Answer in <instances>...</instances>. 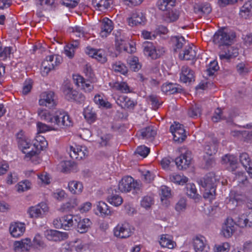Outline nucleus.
Segmentation results:
<instances>
[{
	"instance_id": "obj_1",
	"label": "nucleus",
	"mask_w": 252,
	"mask_h": 252,
	"mask_svg": "<svg viewBox=\"0 0 252 252\" xmlns=\"http://www.w3.org/2000/svg\"><path fill=\"white\" fill-rule=\"evenodd\" d=\"M17 139L19 147L28 158H31L38 154L40 151L45 149L48 145L47 141L45 138L40 135L36 136L32 145L31 143V140L21 133L18 134Z\"/></svg>"
},
{
	"instance_id": "obj_2",
	"label": "nucleus",
	"mask_w": 252,
	"mask_h": 252,
	"mask_svg": "<svg viewBox=\"0 0 252 252\" xmlns=\"http://www.w3.org/2000/svg\"><path fill=\"white\" fill-rule=\"evenodd\" d=\"M199 184L205 189L203 197L210 203L216 198V179L213 173H209L198 181Z\"/></svg>"
},
{
	"instance_id": "obj_3",
	"label": "nucleus",
	"mask_w": 252,
	"mask_h": 252,
	"mask_svg": "<svg viewBox=\"0 0 252 252\" xmlns=\"http://www.w3.org/2000/svg\"><path fill=\"white\" fill-rule=\"evenodd\" d=\"M141 187V184L130 176L123 178L118 185V189L121 192H128L132 191L133 194L139 193Z\"/></svg>"
},
{
	"instance_id": "obj_4",
	"label": "nucleus",
	"mask_w": 252,
	"mask_h": 252,
	"mask_svg": "<svg viewBox=\"0 0 252 252\" xmlns=\"http://www.w3.org/2000/svg\"><path fill=\"white\" fill-rule=\"evenodd\" d=\"M235 36L233 32H226L224 29H221L215 33L213 40L215 44L220 47L230 44Z\"/></svg>"
},
{
	"instance_id": "obj_5",
	"label": "nucleus",
	"mask_w": 252,
	"mask_h": 252,
	"mask_svg": "<svg viewBox=\"0 0 252 252\" xmlns=\"http://www.w3.org/2000/svg\"><path fill=\"white\" fill-rule=\"evenodd\" d=\"M62 92L65 98L69 101H75L82 103L85 100L83 94L74 90L69 83H65L62 87Z\"/></svg>"
},
{
	"instance_id": "obj_6",
	"label": "nucleus",
	"mask_w": 252,
	"mask_h": 252,
	"mask_svg": "<svg viewBox=\"0 0 252 252\" xmlns=\"http://www.w3.org/2000/svg\"><path fill=\"white\" fill-rule=\"evenodd\" d=\"M143 52L145 56L151 59H157L165 52L164 48L158 46L156 47L150 42H145L143 44Z\"/></svg>"
},
{
	"instance_id": "obj_7",
	"label": "nucleus",
	"mask_w": 252,
	"mask_h": 252,
	"mask_svg": "<svg viewBox=\"0 0 252 252\" xmlns=\"http://www.w3.org/2000/svg\"><path fill=\"white\" fill-rule=\"evenodd\" d=\"M72 215H66L58 217L54 220L53 224L58 229H63L65 230H70L74 226V216Z\"/></svg>"
},
{
	"instance_id": "obj_8",
	"label": "nucleus",
	"mask_w": 252,
	"mask_h": 252,
	"mask_svg": "<svg viewBox=\"0 0 252 252\" xmlns=\"http://www.w3.org/2000/svg\"><path fill=\"white\" fill-rule=\"evenodd\" d=\"M53 124L61 127L72 126V122L68 113L63 110H58L54 112Z\"/></svg>"
},
{
	"instance_id": "obj_9",
	"label": "nucleus",
	"mask_w": 252,
	"mask_h": 252,
	"mask_svg": "<svg viewBox=\"0 0 252 252\" xmlns=\"http://www.w3.org/2000/svg\"><path fill=\"white\" fill-rule=\"evenodd\" d=\"M246 212L235 218V224L241 228H252V207Z\"/></svg>"
},
{
	"instance_id": "obj_10",
	"label": "nucleus",
	"mask_w": 252,
	"mask_h": 252,
	"mask_svg": "<svg viewBox=\"0 0 252 252\" xmlns=\"http://www.w3.org/2000/svg\"><path fill=\"white\" fill-rule=\"evenodd\" d=\"M114 235L117 238L125 239L132 234V231L130 224L127 222L118 224L113 229Z\"/></svg>"
},
{
	"instance_id": "obj_11",
	"label": "nucleus",
	"mask_w": 252,
	"mask_h": 252,
	"mask_svg": "<svg viewBox=\"0 0 252 252\" xmlns=\"http://www.w3.org/2000/svg\"><path fill=\"white\" fill-rule=\"evenodd\" d=\"M171 132L173 135V140L177 143H182L186 139L187 136L184 126L176 122L172 125L170 128Z\"/></svg>"
},
{
	"instance_id": "obj_12",
	"label": "nucleus",
	"mask_w": 252,
	"mask_h": 252,
	"mask_svg": "<svg viewBox=\"0 0 252 252\" xmlns=\"http://www.w3.org/2000/svg\"><path fill=\"white\" fill-rule=\"evenodd\" d=\"M39 104L49 108L56 106L57 102L54 93L51 91L42 93L39 100Z\"/></svg>"
},
{
	"instance_id": "obj_13",
	"label": "nucleus",
	"mask_w": 252,
	"mask_h": 252,
	"mask_svg": "<svg viewBox=\"0 0 252 252\" xmlns=\"http://www.w3.org/2000/svg\"><path fill=\"white\" fill-rule=\"evenodd\" d=\"M184 150L185 152L182 151L181 156L177 158L175 161L178 168L181 170L187 169L192 160L191 152L185 149Z\"/></svg>"
},
{
	"instance_id": "obj_14",
	"label": "nucleus",
	"mask_w": 252,
	"mask_h": 252,
	"mask_svg": "<svg viewBox=\"0 0 252 252\" xmlns=\"http://www.w3.org/2000/svg\"><path fill=\"white\" fill-rule=\"evenodd\" d=\"M193 247L195 252H208L210 249L205 237L196 235L192 240Z\"/></svg>"
},
{
	"instance_id": "obj_15",
	"label": "nucleus",
	"mask_w": 252,
	"mask_h": 252,
	"mask_svg": "<svg viewBox=\"0 0 252 252\" xmlns=\"http://www.w3.org/2000/svg\"><path fill=\"white\" fill-rule=\"evenodd\" d=\"M238 54V50L237 48L226 46L219 52V56L221 61L229 62L231 59L236 57Z\"/></svg>"
},
{
	"instance_id": "obj_16",
	"label": "nucleus",
	"mask_w": 252,
	"mask_h": 252,
	"mask_svg": "<svg viewBox=\"0 0 252 252\" xmlns=\"http://www.w3.org/2000/svg\"><path fill=\"white\" fill-rule=\"evenodd\" d=\"M235 222L231 218L227 217L222 224L221 232L225 238L231 237L235 231Z\"/></svg>"
},
{
	"instance_id": "obj_17",
	"label": "nucleus",
	"mask_w": 252,
	"mask_h": 252,
	"mask_svg": "<svg viewBox=\"0 0 252 252\" xmlns=\"http://www.w3.org/2000/svg\"><path fill=\"white\" fill-rule=\"evenodd\" d=\"M75 224L76 226L77 231L80 233H86L91 227L92 222L89 219H82L78 215L74 216Z\"/></svg>"
},
{
	"instance_id": "obj_18",
	"label": "nucleus",
	"mask_w": 252,
	"mask_h": 252,
	"mask_svg": "<svg viewBox=\"0 0 252 252\" xmlns=\"http://www.w3.org/2000/svg\"><path fill=\"white\" fill-rule=\"evenodd\" d=\"M49 211L48 206H31L28 212L31 218H42L48 213Z\"/></svg>"
},
{
	"instance_id": "obj_19",
	"label": "nucleus",
	"mask_w": 252,
	"mask_h": 252,
	"mask_svg": "<svg viewBox=\"0 0 252 252\" xmlns=\"http://www.w3.org/2000/svg\"><path fill=\"white\" fill-rule=\"evenodd\" d=\"M69 153L70 157L72 159L81 160L87 155V151L86 148L80 146H70Z\"/></svg>"
},
{
	"instance_id": "obj_20",
	"label": "nucleus",
	"mask_w": 252,
	"mask_h": 252,
	"mask_svg": "<svg viewBox=\"0 0 252 252\" xmlns=\"http://www.w3.org/2000/svg\"><path fill=\"white\" fill-rule=\"evenodd\" d=\"M74 83L85 92L90 93L94 89V86L89 80H86L79 75L73 76Z\"/></svg>"
},
{
	"instance_id": "obj_21",
	"label": "nucleus",
	"mask_w": 252,
	"mask_h": 252,
	"mask_svg": "<svg viewBox=\"0 0 252 252\" xmlns=\"http://www.w3.org/2000/svg\"><path fill=\"white\" fill-rule=\"evenodd\" d=\"M26 230L25 224L20 222H14L10 224L9 231L12 237L18 238L23 235Z\"/></svg>"
},
{
	"instance_id": "obj_22",
	"label": "nucleus",
	"mask_w": 252,
	"mask_h": 252,
	"mask_svg": "<svg viewBox=\"0 0 252 252\" xmlns=\"http://www.w3.org/2000/svg\"><path fill=\"white\" fill-rule=\"evenodd\" d=\"M180 76V81L184 83L194 81V72L188 66L184 65L182 67Z\"/></svg>"
},
{
	"instance_id": "obj_23",
	"label": "nucleus",
	"mask_w": 252,
	"mask_h": 252,
	"mask_svg": "<svg viewBox=\"0 0 252 252\" xmlns=\"http://www.w3.org/2000/svg\"><path fill=\"white\" fill-rule=\"evenodd\" d=\"M54 55L47 56L42 62L41 67V73L43 76L47 75L48 73L54 69Z\"/></svg>"
},
{
	"instance_id": "obj_24",
	"label": "nucleus",
	"mask_w": 252,
	"mask_h": 252,
	"mask_svg": "<svg viewBox=\"0 0 252 252\" xmlns=\"http://www.w3.org/2000/svg\"><path fill=\"white\" fill-rule=\"evenodd\" d=\"M112 21L108 18H104L101 21L100 35L102 37H107L113 29Z\"/></svg>"
},
{
	"instance_id": "obj_25",
	"label": "nucleus",
	"mask_w": 252,
	"mask_h": 252,
	"mask_svg": "<svg viewBox=\"0 0 252 252\" xmlns=\"http://www.w3.org/2000/svg\"><path fill=\"white\" fill-rule=\"evenodd\" d=\"M117 104L124 109H133L137 102L127 96L121 95L116 100Z\"/></svg>"
},
{
	"instance_id": "obj_26",
	"label": "nucleus",
	"mask_w": 252,
	"mask_h": 252,
	"mask_svg": "<svg viewBox=\"0 0 252 252\" xmlns=\"http://www.w3.org/2000/svg\"><path fill=\"white\" fill-rule=\"evenodd\" d=\"M193 45H189L186 46L182 53H180L179 58L181 60H193L196 56V52Z\"/></svg>"
},
{
	"instance_id": "obj_27",
	"label": "nucleus",
	"mask_w": 252,
	"mask_h": 252,
	"mask_svg": "<svg viewBox=\"0 0 252 252\" xmlns=\"http://www.w3.org/2000/svg\"><path fill=\"white\" fill-rule=\"evenodd\" d=\"M31 246V239L26 238L21 241H16L14 244V250L16 252H27Z\"/></svg>"
},
{
	"instance_id": "obj_28",
	"label": "nucleus",
	"mask_w": 252,
	"mask_h": 252,
	"mask_svg": "<svg viewBox=\"0 0 252 252\" xmlns=\"http://www.w3.org/2000/svg\"><path fill=\"white\" fill-rule=\"evenodd\" d=\"M159 243L162 247L169 249H173L176 245V243L172 240V237L168 234L161 235Z\"/></svg>"
},
{
	"instance_id": "obj_29",
	"label": "nucleus",
	"mask_w": 252,
	"mask_h": 252,
	"mask_svg": "<svg viewBox=\"0 0 252 252\" xmlns=\"http://www.w3.org/2000/svg\"><path fill=\"white\" fill-rule=\"evenodd\" d=\"M38 116L39 119L47 123H53L54 119V113L45 109H39L37 111Z\"/></svg>"
},
{
	"instance_id": "obj_30",
	"label": "nucleus",
	"mask_w": 252,
	"mask_h": 252,
	"mask_svg": "<svg viewBox=\"0 0 252 252\" xmlns=\"http://www.w3.org/2000/svg\"><path fill=\"white\" fill-rule=\"evenodd\" d=\"M239 160L246 170L249 173H252V161L249 155L246 153L241 154L239 156Z\"/></svg>"
},
{
	"instance_id": "obj_31",
	"label": "nucleus",
	"mask_w": 252,
	"mask_h": 252,
	"mask_svg": "<svg viewBox=\"0 0 252 252\" xmlns=\"http://www.w3.org/2000/svg\"><path fill=\"white\" fill-rule=\"evenodd\" d=\"M161 90L165 94H173L180 92L182 89L178 84L169 83L164 84L162 86Z\"/></svg>"
},
{
	"instance_id": "obj_32",
	"label": "nucleus",
	"mask_w": 252,
	"mask_h": 252,
	"mask_svg": "<svg viewBox=\"0 0 252 252\" xmlns=\"http://www.w3.org/2000/svg\"><path fill=\"white\" fill-rule=\"evenodd\" d=\"M145 21V17L143 13L139 11L134 12L131 16L128 19V23L130 25H137L141 24Z\"/></svg>"
},
{
	"instance_id": "obj_33",
	"label": "nucleus",
	"mask_w": 252,
	"mask_h": 252,
	"mask_svg": "<svg viewBox=\"0 0 252 252\" xmlns=\"http://www.w3.org/2000/svg\"><path fill=\"white\" fill-rule=\"evenodd\" d=\"M140 133L142 138L152 140L156 136L157 131L154 126H150L142 129Z\"/></svg>"
},
{
	"instance_id": "obj_34",
	"label": "nucleus",
	"mask_w": 252,
	"mask_h": 252,
	"mask_svg": "<svg viewBox=\"0 0 252 252\" xmlns=\"http://www.w3.org/2000/svg\"><path fill=\"white\" fill-rule=\"evenodd\" d=\"M245 196L239 194H235V193L231 192L229 196L225 199V202L226 204H240L243 203V201L245 199Z\"/></svg>"
},
{
	"instance_id": "obj_35",
	"label": "nucleus",
	"mask_w": 252,
	"mask_h": 252,
	"mask_svg": "<svg viewBox=\"0 0 252 252\" xmlns=\"http://www.w3.org/2000/svg\"><path fill=\"white\" fill-rule=\"evenodd\" d=\"M171 42L174 50L175 52H178L186 44V41L183 36H175L171 37Z\"/></svg>"
},
{
	"instance_id": "obj_36",
	"label": "nucleus",
	"mask_w": 252,
	"mask_h": 252,
	"mask_svg": "<svg viewBox=\"0 0 252 252\" xmlns=\"http://www.w3.org/2000/svg\"><path fill=\"white\" fill-rule=\"evenodd\" d=\"M194 12L199 14H208L212 11L210 4L208 3L196 4L194 6Z\"/></svg>"
},
{
	"instance_id": "obj_37",
	"label": "nucleus",
	"mask_w": 252,
	"mask_h": 252,
	"mask_svg": "<svg viewBox=\"0 0 252 252\" xmlns=\"http://www.w3.org/2000/svg\"><path fill=\"white\" fill-rule=\"evenodd\" d=\"M186 189L187 195L194 199L195 203L198 202L201 197L197 193L195 186L193 184H188L186 186Z\"/></svg>"
},
{
	"instance_id": "obj_38",
	"label": "nucleus",
	"mask_w": 252,
	"mask_h": 252,
	"mask_svg": "<svg viewBox=\"0 0 252 252\" xmlns=\"http://www.w3.org/2000/svg\"><path fill=\"white\" fill-rule=\"evenodd\" d=\"M63 233L56 230H47L46 237L50 241H58L63 239Z\"/></svg>"
},
{
	"instance_id": "obj_39",
	"label": "nucleus",
	"mask_w": 252,
	"mask_h": 252,
	"mask_svg": "<svg viewBox=\"0 0 252 252\" xmlns=\"http://www.w3.org/2000/svg\"><path fill=\"white\" fill-rule=\"evenodd\" d=\"M160 200L163 204H167L169 203V198L171 197V190L170 189L165 186H162L160 188Z\"/></svg>"
},
{
	"instance_id": "obj_40",
	"label": "nucleus",
	"mask_w": 252,
	"mask_h": 252,
	"mask_svg": "<svg viewBox=\"0 0 252 252\" xmlns=\"http://www.w3.org/2000/svg\"><path fill=\"white\" fill-rule=\"evenodd\" d=\"M222 164H225L226 166H230L232 169L236 167L237 163V159L236 157L230 155H226L222 158L221 160Z\"/></svg>"
},
{
	"instance_id": "obj_41",
	"label": "nucleus",
	"mask_w": 252,
	"mask_h": 252,
	"mask_svg": "<svg viewBox=\"0 0 252 252\" xmlns=\"http://www.w3.org/2000/svg\"><path fill=\"white\" fill-rule=\"evenodd\" d=\"M69 190L73 194H78L82 192L83 186L81 183L78 181H72L68 183Z\"/></svg>"
},
{
	"instance_id": "obj_42",
	"label": "nucleus",
	"mask_w": 252,
	"mask_h": 252,
	"mask_svg": "<svg viewBox=\"0 0 252 252\" xmlns=\"http://www.w3.org/2000/svg\"><path fill=\"white\" fill-rule=\"evenodd\" d=\"M92 3L94 7L99 11H103L110 5L109 0H92Z\"/></svg>"
},
{
	"instance_id": "obj_43",
	"label": "nucleus",
	"mask_w": 252,
	"mask_h": 252,
	"mask_svg": "<svg viewBox=\"0 0 252 252\" xmlns=\"http://www.w3.org/2000/svg\"><path fill=\"white\" fill-rule=\"evenodd\" d=\"M94 211L96 215L102 217L110 215L112 212V209L109 206H96Z\"/></svg>"
},
{
	"instance_id": "obj_44",
	"label": "nucleus",
	"mask_w": 252,
	"mask_h": 252,
	"mask_svg": "<svg viewBox=\"0 0 252 252\" xmlns=\"http://www.w3.org/2000/svg\"><path fill=\"white\" fill-rule=\"evenodd\" d=\"M175 1L176 0H158L157 6L162 11H167L174 5Z\"/></svg>"
},
{
	"instance_id": "obj_45",
	"label": "nucleus",
	"mask_w": 252,
	"mask_h": 252,
	"mask_svg": "<svg viewBox=\"0 0 252 252\" xmlns=\"http://www.w3.org/2000/svg\"><path fill=\"white\" fill-rule=\"evenodd\" d=\"M169 180L170 182L178 185H184L188 182V178L180 174L173 173L169 176Z\"/></svg>"
},
{
	"instance_id": "obj_46",
	"label": "nucleus",
	"mask_w": 252,
	"mask_h": 252,
	"mask_svg": "<svg viewBox=\"0 0 252 252\" xmlns=\"http://www.w3.org/2000/svg\"><path fill=\"white\" fill-rule=\"evenodd\" d=\"M112 69L116 72L126 75L128 72V68L126 65L121 62H116L112 65Z\"/></svg>"
},
{
	"instance_id": "obj_47",
	"label": "nucleus",
	"mask_w": 252,
	"mask_h": 252,
	"mask_svg": "<svg viewBox=\"0 0 252 252\" xmlns=\"http://www.w3.org/2000/svg\"><path fill=\"white\" fill-rule=\"evenodd\" d=\"M188 114L189 117L193 118H196L201 114V107L197 104H193L189 108Z\"/></svg>"
},
{
	"instance_id": "obj_48",
	"label": "nucleus",
	"mask_w": 252,
	"mask_h": 252,
	"mask_svg": "<svg viewBox=\"0 0 252 252\" xmlns=\"http://www.w3.org/2000/svg\"><path fill=\"white\" fill-rule=\"evenodd\" d=\"M112 87L117 91L123 93L130 92V88L126 83L125 82H116L113 83Z\"/></svg>"
},
{
	"instance_id": "obj_49",
	"label": "nucleus",
	"mask_w": 252,
	"mask_h": 252,
	"mask_svg": "<svg viewBox=\"0 0 252 252\" xmlns=\"http://www.w3.org/2000/svg\"><path fill=\"white\" fill-rule=\"evenodd\" d=\"M127 63L130 68L134 71H138L141 67V65L139 63L138 58L136 57H129L127 60Z\"/></svg>"
},
{
	"instance_id": "obj_50",
	"label": "nucleus",
	"mask_w": 252,
	"mask_h": 252,
	"mask_svg": "<svg viewBox=\"0 0 252 252\" xmlns=\"http://www.w3.org/2000/svg\"><path fill=\"white\" fill-rule=\"evenodd\" d=\"M240 16L245 19H247L251 14H252V8L248 2H246L240 9Z\"/></svg>"
},
{
	"instance_id": "obj_51",
	"label": "nucleus",
	"mask_w": 252,
	"mask_h": 252,
	"mask_svg": "<svg viewBox=\"0 0 252 252\" xmlns=\"http://www.w3.org/2000/svg\"><path fill=\"white\" fill-rule=\"evenodd\" d=\"M31 183L28 180H25L19 182L16 186L17 190L21 193L27 191L31 189Z\"/></svg>"
},
{
	"instance_id": "obj_52",
	"label": "nucleus",
	"mask_w": 252,
	"mask_h": 252,
	"mask_svg": "<svg viewBox=\"0 0 252 252\" xmlns=\"http://www.w3.org/2000/svg\"><path fill=\"white\" fill-rule=\"evenodd\" d=\"M217 144L214 142L207 143L204 147V151L209 156L215 154L217 151Z\"/></svg>"
},
{
	"instance_id": "obj_53",
	"label": "nucleus",
	"mask_w": 252,
	"mask_h": 252,
	"mask_svg": "<svg viewBox=\"0 0 252 252\" xmlns=\"http://www.w3.org/2000/svg\"><path fill=\"white\" fill-rule=\"evenodd\" d=\"M94 100L96 104L103 107L110 108L112 107V105L109 102L104 100L99 94H97L94 96Z\"/></svg>"
},
{
	"instance_id": "obj_54",
	"label": "nucleus",
	"mask_w": 252,
	"mask_h": 252,
	"mask_svg": "<svg viewBox=\"0 0 252 252\" xmlns=\"http://www.w3.org/2000/svg\"><path fill=\"white\" fill-rule=\"evenodd\" d=\"M84 116L85 118L89 122H94L96 119V114L93 111L92 109L89 107L86 108L84 111Z\"/></svg>"
},
{
	"instance_id": "obj_55",
	"label": "nucleus",
	"mask_w": 252,
	"mask_h": 252,
	"mask_svg": "<svg viewBox=\"0 0 252 252\" xmlns=\"http://www.w3.org/2000/svg\"><path fill=\"white\" fill-rule=\"evenodd\" d=\"M94 58L101 63H104L107 61L105 52L102 49L97 50L95 56H94Z\"/></svg>"
},
{
	"instance_id": "obj_56",
	"label": "nucleus",
	"mask_w": 252,
	"mask_h": 252,
	"mask_svg": "<svg viewBox=\"0 0 252 252\" xmlns=\"http://www.w3.org/2000/svg\"><path fill=\"white\" fill-rule=\"evenodd\" d=\"M148 101L151 104L153 109H157L160 105L158 97L155 95H150L148 97Z\"/></svg>"
},
{
	"instance_id": "obj_57",
	"label": "nucleus",
	"mask_w": 252,
	"mask_h": 252,
	"mask_svg": "<svg viewBox=\"0 0 252 252\" xmlns=\"http://www.w3.org/2000/svg\"><path fill=\"white\" fill-rule=\"evenodd\" d=\"M166 13V20L168 22H174L177 20L179 18V12L176 10H167Z\"/></svg>"
},
{
	"instance_id": "obj_58",
	"label": "nucleus",
	"mask_w": 252,
	"mask_h": 252,
	"mask_svg": "<svg viewBox=\"0 0 252 252\" xmlns=\"http://www.w3.org/2000/svg\"><path fill=\"white\" fill-rule=\"evenodd\" d=\"M226 119V117L223 115L221 109L219 108L215 110L212 118V121L215 123H217L221 120H225Z\"/></svg>"
},
{
	"instance_id": "obj_59",
	"label": "nucleus",
	"mask_w": 252,
	"mask_h": 252,
	"mask_svg": "<svg viewBox=\"0 0 252 252\" xmlns=\"http://www.w3.org/2000/svg\"><path fill=\"white\" fill-rule=\"evenodd\" d=\"M73 247L77 252H81L87 247V244L83 242L81 239H77L73 241Z\"/></svg>"
},
{
	"instance_id": "obj_60",
	"label": "nucleus",
	"mask_w": 252,
	"mask_h": 252,
	"mask_svg": "<svg viewBox=\"0 0 252 252\" xmlns=\"http://www.w3.org/2000/svg\"><path fill=\"white\" fill-rule=\"evenodd\" d=\"M219 206H202V211L207 216H212L215 214L216 210L218 209Z\"/></svg>"
},
{
	"instance_id": "obj_61",
	"label": "nucleus",
	"mask_w": 252,
	"mask_h": 252,
	"mask_svg": "<svg viewBox=\"0 0 252 252\" xmlns=\"http://www.w3.org/2000/svg\"><path fill=\"white\" fill-rule=\"evenodd\" d=\"M230 245L229 243L224 242L215 246V252H228Z\"/></svg>"
},
{
	"instance_id": "obj_62",
	"label": "nucleus",
	"mask_w": 252,
	"mask_h": 252,
	"mask_svg": "<svg viewBox=\"0 0 252 252\" xmlns=\"http://www.w3.org/2000/svg\"><path fill=\"white\" fill-rule=\"evenodd\" d=\"M107 200L110 204L113 205H121L123 201L121 196L116 194L108 197Z\"/></svg>"
},
{
	"instance_id": "obj_63",
	"label": "nucleus",
	"mask_w": 252,
	"mask_h": 252,
	"mask_svg": "<svg viewBox=\"0 0 252 252\" xmlns=\"http://www.w3.org/2000/svg\"><path fill=\"white\" fill-rule=\"evenodd\" d=\"M33 245L36 248H41L44 247V243L42 241L41 236L39 234H36L33 239Z\"/></svg>"
},
{
	"instance_id": "obj_64",
	"label": "nucleus",
	"mask_w": 252,
	"mask_h": 252,
	"mask_svg": "<svg viewBox=\"0 0 252 252\" xmlns=\"http://www.w3.org/2000/svg\"><path fill=\"white\" fill-rule=\"evenodd\" d=\"M150 152V149L145 146H141L137 147L135 153L143 158L146 157Z\"/></svg>"
}]
</instances>
